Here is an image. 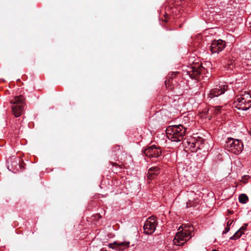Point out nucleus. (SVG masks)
Instances as JSON below:
<instances>
[{
    "label": "nucleus",
    "instance_id": "nucleus-19",
    "mask_svg": "<svg viewBox=\"0 0 251 251\" xmlns=\"http://www.w3.org/2000/svg\"><path fill=\"white\" fill-rule=\"evenodd\" d=\"M249 200L248 197L245 194H241L239 197V201L242 203H246Z\"/></svg>",
    "mask_w": 251,
    "mask_h": 251
},
{
    "label": "nucleus",
    "instance_id": "nucleus-31",
    "mask_svg": "<svg viewBox=\"0 0 251 251\" xmlns=\"http://www.w3.org/2000/svg\"><path fill=\"white\" fill-rule=\"evenodd\" d=\"M250 67H251V68H248V69H251V66Z\"/></svg>",
    "mask_w": 251,
    "mask_h": 251
},
{
    "label": "nucleus",
    "instance_id": "nucleus-23",
    "mask_svg": "<svg viewBox=\"0 0 251 251\" xmlns=\"http://www.w3.org/2000/svg\"><path fill=\"white\" fill-rule=\"evenodd\" d=\"M245 59L247 60H251V50H247L245 53Z\"/></svg>",
    "mask_w": 251,
    "mask_h": 251
},
{
    "label": "nucleus",
    "instance_id": "nucleus-5",
    "mask_svg": "<svg viewBox=\"0 0 251 251\" xmlns=\"http://www.w3.org/2000/svg\"><path fill=\"white\" fill-rule=\"evenodd\" d=\"M226 148L229 151L237 154L241 152L243 145L239 140L230 138L226 142Z\"/></svg>",
    "mask_w": 251,
    "mask_h": 251
},
{
    "label": "nucleus",
    "instance_id": "nucleus-26",
    "mask_svg": "<svg viewBox=\"0 0 251 251\" xmlns=\"http://www.w3.org/2000/svg\"><path fill=\"white\" fill-rule=\"evenodd\" d=\"M242 65H243V67H245V66H246V65H247V63H246V61H243V62H242Z\"/></svg>",
    "mask_w": 251,
    "mask_h": 251
},
{
    "label": "nucleus",
    "instance_id": "nucleus-7",
    "mask_svg": "<svg viewBox=\"0 0 251 251\" xmlns=\"http://www.w3.org/2000/svg\"><path fill=\"white\" fill-rule=\"evenodd\" d=\"M205 72V69L204 68L201 66H199L198 67L194 66L191 67L188 72L192 78L199 80L201 79V77H203L202 75Z\"/></svg>",
    "mask_w": 251,
    "mask_h": 251
},
{
    "label": "nucleus",
    "instance_id": "nucleus-6",
    "mask_svg": "<svg viewBox=\"0 0 251 251\" xmlns=\"http://www.w3.org/2000/svg\"><path fill=\"white\" fill-rule=\"evenodd\" d=\"M156 218L154 216L149 218L144 226V233L146 234H151L154 232L156 226Z\"/></svg>",
    "mask_w": 251,
    "mask_h": 251
},
{
    "label": "nucleus",
    "instance_id": "nucleus-9",
    "mask_svg": "<svg viewBox=\"0 0 251 251\" xmlns=\"http://www.w3.org/2000/svg\"><path fill=\"white\" fill-rule=\"evenodd\" d=\"M227 85H222L217 87L210 90L209 93L208 95L207 99L209 100L213 99L215 97H217L225 93L227 90Z\"/></svg>",
    "mask_w": 251,
    "mask_h": 251
},
{
    "label": "nucleus",
    "instance_id": "nucleus-30",
    "mask_svg": "<svg viewBox=\"0 0 251 251\" xmlns=\"http://www.w3.org/2000/svg\"><path fill=\"white\" fill-rule=\"evenodd\" d=\"M112 165H115L116 164L115 163H112Z\"/></svg>",
    "mask_w": 251,
    "mask_h": 251
},
{
    "label": "nucleus",
    "instance_id": "nucleus-28",
    "mask_svg": "<svg viewBox=\"0 0 251 251\" xmlns=\"http://www.w3.org/2000/svg\"><path fill=\"white\" fill-rule=\"evenodd\" d=\"M228 213H229V214H232V211H228Z\"/></svg>",
    "mask_w": 251,
    "mask_h": 251
},
{
    "label": "nucleus",
    "instance_id": "nucleus-1",
    "mask_svg": "<svg viewBox=\"0 0 251 251\" xmlns=\"http://www.w3.org/2000/svg\"><path fill=\"white\" fill-rule=\"evenodd\" d=\"M194 227L190 224L185 225L179 227L178 231L176 235L173 240L174 244L180 246L184 244L192 237V232L194 231Z\"/></svg>",
    "mask_w": 251,
    "mask_h": 251
},
{
    "label": "nucleus",
    "instance_id": "nucleus-18",
    "mask_svg": "<svg viewBox=\"0 0 251 251\" xmlns=\"http://www.w3.org/2000/svg\"><path fill=\"white\" fill-rule=\"evenodd\" d=\"M194 195L195 196V197L194 198L193 200H189V201L186 203L187 207L194 206H195V204L197 203L198 197L197 196V195L195 193H194Z\"/></svg>",
    "mask_w": 251,
    "mask_h": 251
},
{
    "label": "nucleus",
    "instance_id": "nucleus-20",
    "mask_svg": "<svg viewBox=\"0 0 251 251\" xmlns=\"http://www.w3.org/2000/svg\"><path fill=\"white\" fill-rule=\"evenodd\" d=\"M233 67V62L232 60L228 61L227 64L225 66V68H226L227 70H232Z\"/></svg>",
    "mask_w": 251,
    "mask_h": 251
},
{
    "label": "nucleus",
    "instance_id": "nucleus-2",
    "mask_svg": "<svg viewBox=\"0 0 251 251\" xmlns=\"http://www.w3.org/2000/svg\"><path fill=\"white\" fill-rule=\"evenodd\" d=\"M166 131L169 140L172 142H178L183 140L186 129L181 125H174L168 126Z\"/></svg>",
    "mask_w": 251,
    "mask_h": 251
},
{
    "label": "nucleus",
    "instance_id": "nucleus-4",
    "mask_svg": "<svg viewBox=\"0 0 251 251\" xmlns=\"http://www.w3.org/2000/svg\"><path fill=\"white\" fill-rule=\"evenodd\" d=\"M21 159L16 156H12L7 160V168L14 173L22 171L24 167L23 166L24 162H21Z\"/></svg>",
    "mask_w": 251,
    "mask_h": 251
},
{
    "label": "nucleus",
    "instance_id": "nucleus-17",
    "mask_svg": "<svg viewBox=\"0 0 251 251\" xmlns=\"http://www.w3.org/2000/svg\"><path fill=\"white\" fill-rule=\"evenodd\" d=\"M246 227L245 226L241 227L238 231H237L230 238L231 239L235 240L239 238L243 234H244V231Z\"/></svg>",
    "mask_w": 251,
    "mask_h": 251
},
{
    "label": "nucleus",
    "instance_id": "nucleus-11",
    "mask_svg": "<svg viewBox=\"0 0 251 251\" xmlns=\"http://www.w3.org/2000/svg\"><path fill=\"white\" fill-rule=\"evenodd\" d=\"M10 103L11 106L13 105L25 106V99L23 95L15 96L10 100Z\"/></svg>",
    "mask_w": 251,
    "mask_h": 251
},
{
    "label": "nucleus",
    "instance_id": "nucleus-10",
    "mask_svg": "<svg viewBox=\"0 0 251 251\" xmlns=\"http://www.w3.org/2000/svg\"><path fill=\"white\" fill-rule=\"evenodd\" d=\"M145 155L148 157H157L161 154V151L155 146H152L144 151Z\"/></svg>",
    "mask_w": 251,
    "mask_h": 251
},
{
    "label": "nucleus",
    "instance_id": "nucleus-12",
    "mask_svg": "<svg viewBox=\"0 0 251 251\" xmlns=\"http://www.w3.org/2000/svg\"><path fill=\"white\" fill-rule=\"evenodd\" d=\"M129 243L126 242H114L113 243L109 244L108 247L113 249H116L119 251H123L125 249L128 247Z\"/></svg>",
    "mask_w": 251,
    "mask_h": 251
},
{
    "label": "nucleus",
    "instance_id": "nucleus-27",
    "mask_svg": "<svg viewBox=\"0 0 251 251\" xmlns=\"http://www.w3.org/2000/svg\"><path fill=\"white\" fill-rule=\"evenodd\" d=\"M164 21L166 22H167V21H168V20L167 19V18H165V19L164 20Z\"/></svg>",
    "mask_w": 251,
    "mask_h": 251
},
{
    "label": "nucleus",
    "instance_id": "nucleus-21",
    "mask_svg": "<svg viewBox=\"0 0 251 251\" xmlns=\"http://www.w3.org/2000/svg\"><path fill=\"white\" fill-rule=\"evenodd\" d=\"M233 223V220H228L226 223V227L225 228V230L223 231V233H226L229 231L230 229V226Z\"/></svg>",
    "mask_w": 251,
    "mask_h": 251
},
{
    "label": "nucleus",
    "instance_id": "nucleus-15",
    "mask_svg": "<svg viewBox=\"0 0 251 251\" xmlns=\"http://www.w3.org/2000/svg\"><path fill=\"white\" fill-rule=\"evenodd\" d=\"M160 173L159 168L158 167H153L150 168L147 175V177L149 179L155 178Z\"/></svg>",
    "mask_w": 251,
    "mask_h": 251
},
{
    "label": "nucleus",
    "instance_id": "nucleus-24",
    "mask_svg": "<svg viewBox=\"0 0 251 251\" xmlns=\"http://www.w3.org/2000/svg\"><path fill=\"white\" fill-rule=\"evenodd\" d=\"M178 74V72H172L169 76V79L170 80L173 79V78L175 77Z\"/></svg>",
    "mask_w": 251,
    "mask_h": 251
},
{
    "label": "nucleus",
    "instance_id": "nucleus-16",
    "mask_svg": "<svg viewBox=\"0 0 251 251\" xmlns=\"http://www.w3.org/2000/svg\"><path fill=\"white\" fill-rule=\"evenodd\" d=\"M188 148L192 152H196L200 148L199 142L196 141L194 139H192L191 141L187 142Z\"/></svg>",
    "mask_w": 251,
    "mask_h": 251
},
{
    "label": "nucleus",
    "instance_id": "nucleus-25",
    "mask_svg": "<svg viewBox=\"0 0 251 251\" xmlns=\"http://www.w3.org/2000/svg\"><path fill=\"white\" fill-rule=\"evenodd\" d=\"M120 149H121V147L120 146H116L115 147V151H118V150H120Z\"/></svg>",
    "mask_w": 251,
    "mask_h": 251
},
{
    "label": "nucleus",
    "instance_id": "nucleus-8",
    "mask_svg": "<svg viewBox=\"0 0 251 251\" xmlns=\"http://www.w3.org/2000/svg\"><path fill=\"white\" fill-rule=\"evenodd\" d=\"M226 42L222 40H214L211 45L210 50L212 53H219L226 47Z\"/></svg>",
    "mask_w": 251,
    "mask_h": 251
},
{
    "label": "nucleus",
    "instance_id": "nucleus-22",
    "mask_svg": "<svg viewBox=\"0 0 251 251\" xmlns=\"http://www.w3.org/2000/svg\"><path fill=\"white\" fill-rule=\"evenodd\" d=\"M166 88L169 89H173L172 83L170 79L166 80L165 82Z\"/></svg>",
    "mask_w": 251,
    "mask_h": 251
},
{
    "label": "nucleus",
    "instance_id": "nucleus-3",
    "mask_svg": "<svg viewBox=\"0 0 251 251\" xmlns=\"http://www.w3.org/2000/svg\"><path fill=\"white\" fill-rule=\"evenodd\" d=\"M234 106L237 109L247 110L251 107V95L249 92H245L240 97L236 98Z\"/></svg>",
    "mask_w": 251,
    "mask_h": 251
},
{
    "label": "nucleus",
    "instance_id": "nucleus-14",
    "mask_svg": "<svg viewBox=\"0 0 251 251\" xmlns=\"http://www.w3.org/2000/svg\"><path fill=\"white\" fill-rule=\"evenodd\" d=\"M11 106L12 113L15 117H19L24 113L25 106L13 105Z\"/></svg>",
    "mask_w": 251,
    "mask_h": 251
},
{
    "label": "nucleus",
    "instance_id": "nucleus-29",
    "mask_svg": "<svg viewBox=\"0 0 251 251\" xmlns=\"http://www.w3.org/2000/svg\"><path fill=\"white\" fill-rule=\"evenodd\" d=\"M211 251H218L215 249H214V250H212Z\"/></svg>",
    "mask_w": 251,
    "mask_h": 251
},
{
    "label": "nucleus",
    "instance_id": "nucleus-13",
    "mask_svg": "<svg viewBox=\"0 0 251 251\" xmlns=\"http://www.w3.org/2000/svg\"><path fill=\"white\" fill-rule=\"evenodd\" d=\"M223 106H217L212 108L210 110H205L204 112H202L200 114V117L202 118H207L208 120H210L212 118V116L209 115L207 116V115L209 113V111H210L211 112H214L216 114H218L221 112V110Z\"/></svg>",
    "mask_w": 251,
    "mask_h": 251
}]
</instances>
